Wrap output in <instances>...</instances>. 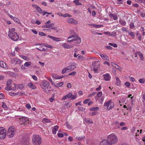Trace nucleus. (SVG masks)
I'll list each match as a JSON object with an SVG mask.
<instances>
[{"label": "nucleus", "instance_id": "e2e57ef3", "mask_svg": "<svg viewBox=\"0 0 145 145\" xmlns=\"http://www.w3.org/2000/svg\"><path fill=\"white\" fill-rule=\"evenodd\" d=\"M47 79L53 85H54L55 83L53 82L51 78H49Z\"/></svg>", "mask_w": 145, "mask_h": 145}, {"label": "nucleus", "instance_id": "4be33fe9", "mask_svg": "<svg viewBox=\"0 0 145 145\" xmlns=\"http://www.w3.org/2000/svg\"><path fill=\"white\" fill-rule=\"evenodd\" d=\"M84 120L88 124L92 123H93V121L91 119L89 118H85Z\"/></svg>", "mask_w": 145, "mask_h": 145}, {"label": "nucleus", "instance_id": "aec40b11", "mask_svg": "<svg viewBox=\"0 0 145 145\" xmlns=\"http://www.w3.org/2000/svg\"><path fill=\"white\" fill-rule=\"evenodd\" d=\"M102 92L101 91H99L98 92L96 96L95 97V98L96 100H97L98 99L97 97L99 98L102 95Z\"/></svg>", "mask_w": 145, "mask_h": 145}, {"label": "nucleus", "instance_id": "2f4dec72", "mask_svg": "<svg viewBox=\"0 0 145 145\" xmlns=\"http://www.w3.org/2000/svg\"><path fill=\"white\" fill-rule=\"evenodd\" d=\"M31 64V62H26L24 64V65L27 67H29Z\"/></svg>", "mask_w": 145, "mask_h": 145}, {"label": "nucleus", "instance_id": "dca6fc26", "mask_svg": "<svg viewBox=\"0 0 145 145\" xmlns=\"http://www.w3.org/2000/svg\"><path fill=\"white\" fill-rule=\"evenodd\" d=\"M28 86L32 89H35L36 88V86L31 82H29L28 84Z\"/></svg>", "mask_w": 145, "mask_h": 145}, {"label": "nucleus", "instance_id": "6e6d98bb", "mask_svg": "<svg viewBox=\"0 0 145 145\" xmlns=\"http://www.w3.org/2000/svg\"><path fill=\"white\" fill-rule=\"evenodd\" d=\"M63 84V82H60L58 83L57 84V85L58 86L61 87L62 86Z\"/></svg>", "mask_w": 145, "mask_h": 145}, {"label": "nucleus", "instance_id": "7ed1b4c3", "mask_svg": "<svg viewBox=\"0 0 145 145\" xmlns=\"http://www.w3.org/2000/svg\"><path fill=\"white\" fill-rule=\"evenodd\" d=\"M106 140L112 145L117 143L118 138L116 135L113 133L108 136Z\"/></svg>", "mask_w": 145, "mask_h": 145}, {"label": "nucleus", "instance_id": "f03ea898", "mask_svg": "<svg viewBox=\"0 0 145 145\" xmlns=\"http://www.w3.org/2000/svg\"><path fill=\"white\" fill-rule=\"evenodd\" d=\"M68 40L67 42H72L73 41H75V42L76 44L77 45L79 44H80L81 42V38L79 37L76 35H74L70 36L67 38Z\"/></svg>", "mask_w": 145, "mask_h": 145}, {"label": "nucleus", "instance_id": "e433bc0d", "mask_svg": "<svg viewBox=\"0 0 145 145\" xmlns=\"http://www.w3.org/2000/svg\"><path fill=\"white\" fill-rule=\"evenodd\" d=\"M24 87V86L23 84H17V88L18 89V88L20 89H23Z\"/></svg>", "mask_w": 145, "mask_h": 145}, {"label": "nucleus", "instance_id": "f8f14e48", "mask_svg": "<svg viewBox=\"0 0 145 145\" xmlns=\"http://www.w3.org/2000/svg\"><path fill=\"white\" fill-rule=\"evenodd\" d=\"M105 80L106 81H109L111 78V76L109 73H107L103 75Z\"/></svg>", "mask_w": 145, "mask_h": 145}, {"label": "nucleus", "instance_id": "de8ad7c7", "mask_svg": "<svg viewBox=\"0 0 145 145\" xmlns=\"http://www.w3.org/2000/svg\"><path fill=\"white\" fill-rule=\"evenodd\" d=\"M19 92H18L17 93H14L12 92H11L9 93V95L11 96H13V95H19Z\"/></svg>", "mask_w": 145, "mask_h": 145}, {"label": "nucleus", "instance_id": "49530a36", "mask_svg": "<svg viewBox=\"0 0 145 145\" xmlns=\"http://www.w3.org/2000/svg\"><path fill=\"white\" fill-rule=\"evenodd\" d=\"M78 95L77 93H76L74 95H73L71 97V99H75L77 97Z\"/></svg>", "mask_w": 145, "mask_h": 145}, {"label": "nucleus", "instance_id": "864d4df0", "mask_svg": "<svg viewBox=\"0 0 145 145\" xmlns=\"http://www.w3.org/2000/svg\"><path fill=\"white\" fill-rule=\"evenodd\" d=\"M104 100V97H101L99 99V102L101 103H102Z\"/></svg>", "mask_w": 145, "mask_h": 145}, {"label": "nucleus", "instance_id": "cd10ccee", "mask_svg": "<svg viewBox=\"0 0 145 145\" xmlns=\"http://www.w3.org/2000/svg\"><path fill=\"white\" fill-rule=\"evenodd\" d=\"M2 103V107L4 108V110H6L8 108L7 106L6 103L4 102H3Z\"/></svg>", "mask_w": 145, "mask_h": 145}, {"label": "nucleus", "instance_id": "052dcab7", "mask_svg": "<svg viewBox=\"0 0 145 145\" xmlns=\"http://www.w3.org/2000/svg\"><path fill=\"white\" fill-rule=\"evenodd\" d=\"M104 34H105L109 36H112V34L111 33L109 32H104Z\"/></svg>", "mask_w": 145, "mask_h": 145}, {"label": "nucleus", "instance_id": "338daca9", "mask_svg": "<svg viewBox=\"0 0 145 145\" xmlns=\"http://www.w3.org/2000/svg\"><path fill=\"white\" fill-rule=\"evenodd\" d=\"M32 6L33 7L35 8L36 9V10H37L39 7L38 6L33 4H32Z\"/></svg>", "mask_w": 145, "mask_h": 145}, {"label": "nucleus", "instance_id": "a878e982", "mask_svg": "<svg viewBox=\"0 0 145 145\" xmlns=\"http://www.w3.org/2000/svg\"><path fill=\"white\" fill-rule=\"evenodd\" d=\"M119 22L120 24L124 26L126 25V22L124 20H120L119 21Z\"/></svg>", "mask_w": 145, "mask_h": 145}, {"label": "nucleus", "instance_id": "774afa93", "mask_svg": "<svg viewBox=\"0 0 145 145\" xmlns=\"http://www.w3.org/2000/svg\"><path fill=\"white\" fill-rule=\"evenodd\" d=\"M135 130V127H132V129H131V131L132 133H134Z\"/></svg>", "mask_w": 145, "mask_h": 145}, {"label": "nucleus", "instance_id": "a19ab883", "mask_svg": "<svg viewBox=\"0 0 145 145\" xmlns=\"http://www.w3.org/2000/svg\"><path fill=\"white\" fill-rule=\"evenodd\" d=\"M15 31V29L14 28H12L11 29H10L8 32V33L10 32L11 33H14V31Z\"/></svg>", "mask_w": 145, "mask_h": 145}, {"label": "nucleus", "instance_id": "4c0bfd02", "mask_svg": "<svg viewBox=\"0 0 145 145\" xmlns=\"http://www.w3.org/2000/svg\"><path fill=\"white\" fill-rule=\"evenodd\" d=\"M66 126L67 128L69 129H71L72 128V126L67 122L66 123Z\"/></svg>", "mask_w": 145, "mask_h": 145}, {"label": "nucleus", "instance_id": "412c9836", "mask_svg": "<svg viewBox=\"0 0 145 145\" xmlns=\"http://www.w3.org/2000/svg\"><path fill=\"white\" fill-rule=\"evenodd\" d=\"M58 127L57 125H56L54 126L52 129V132L54 134H56V131L58 130Z\"/></svg>", "mask_w": 145, "mask_h": 145}, {"label": "nucleus", "instance_id": "f704fd0d", "mask_svg": "<svg viewBox=\"0 0 145 145\" xmlns=\"http://www.w3.org/2000/svg\"><path fill=\"white\" fill-rule=\"evenodd\" d=\"M9 17L14 21H16V22H18V20L16 17H14L12 16L10 14L9 15Z\"/></svg>", "mask_w": 145, "mask_h": 145}, {"label": "nucleus", "instance_id": "a18cd8bd", "mask_svg": "<svg viewBox=\"0 0 145 145\" xmlns=\"http://www.w3.org/2000/svg\"><path fill=\"white\" fill-rule=\"evenodd\" d=\"M12 80H8L7 82V86H9L11 84Z\"/></svg>", "mask_w": 145, "mask_h": 145}, {"label": "nucleus", "instance_id": "5fc2aeb1", "mask_svg": "<svg viewBox=\"0 0 145 145\" xmlns=\"http://www.w3.org/2000/svg\"><path fill=\"white\" fill-rule=\"evenodd\" d=\"M53 40L54 41H57V42L59 41H61V39L59 38L54 37Z\"/></svg>", "mask_w": 145, "mask_h": 145}, {"label": "nucleus", "instance_id": "9b49d317", "mask_svg": "<svg viewBox=\"0 0 145 145\" xmlns=\"http://www.w3.org/2000/svg\"><path fill=\"white\" fill-rule=\"evenodd\" d=\"M67 21L69 23L73 24H77V22L72 18H68L67 20Z\"/></svg>", "mask_w": 145, "mask_h": 145}, {"label": "nucleus", "instance_id": "c9c22d12", "mask_svg": "<svg viewBox=\"0 0 145 145\" xmlns=\"http://www.w3.org/2000/svg\"><path fill=\"white\" fill-rule=\"evenodd\" d=\"M40 14H42L43 13L42 10L39 7L36 10Z\"/></svg>", "mask_w": 145, "mask_h": 145}, {"label": "nucleus", "instance_id": "f3484780", "mask_svg": "<svg viewBox=\"0 0 145 145\" xmlns=\"http://www.w3.org/2000/svg\"><path fill=\"white\" fill-rule=\"evenodd\" d=\"M10 87L11 90H15L17 88V84L14 83L12 84Z\"/></svg>", "mask_w": 145, "mask_h": 145}, {"label": "nucleus", "instance_id": "0e129e2a", "mask_svg": "<svg viewBox=\"0 0 145 145\" xmlns=\"http://www.w3.org/2000/svg\"><path fill=\"white\" fill-rule=\"evenodd\" d=\"M32 77L34 80L36 81L37 80V78L35 75L32 76Z\"/></svg>", "mask_w": 145, "mask_h": 145}, {"label": "nucleus", "instance_id": "37998d69", "mask_svg": "<svg viewBox=\"0 0 145 145\" xmlns=\"http://www.w3.org/2000/svg\"><path fill=\"white\" fill-rule=\"evenodd\" d=\"M43 45L46 47L47 48H53V47L50 45H48L47 44H43Z\"/></svg>", "mask_w": 145, "mask_h": 145}, {"label": "nucleus", "instance_id": "b1692460", "mask_svg": "<svg viewBox=\"0 0 145 145\" xmlns=\"http://www.w3.org/2000/svg\"><path fill=\"white\" fill-rule=\"evenodd\" d=\"M137 54L140 56V59L141 60H143L144 59L143 56V55L142 53L139 52L137 53Z\"/></svg>", "mask_w": 145, "mask_h": 145}, {"label": "nucleus", "instance_id": "ea45409f", "mask_svg": "<svg viewBox=\"0 0 145 145\" xmlns=\"http://www.w3.org/2000/svg\"><path fill=\"white\" fill-rule=\"evenodd\" d=\"M96 92H93L92 93L90 94L88 96V97L89 98L93 96H94L95 95L96 93Z\"/></svg>", "mask_w": 145, "mask_h": 145}, {"label": "nucleus", "instance_id": "20e7f679", "mask_svg": "<svg viewBox=\"0 0 145 145\" xmlns=\"http://www.w3.org/2000/svg\"><path fill=\"white\" fill-rule=\"evenodd\" d=\"M32 142L35 145H40L42 142V140L41 137L39 135H33Z\"/></svg>", "mask_w": 145, "mask_h": 145}, {"label": "nucleus", "instance_id": "79ce46f5", "mask_svg": "<svg viewBox=\"0 0 145 145\" xmlns=\"http://www.w3.org/2000/svg\"><path fill=\"white\" fill-rule=\"evenodd\" d=\"M76 73L75 71H73L72 72L69 74V75L74 76L75 75Z\"/></svg>", "mask_w": 145, "mask_h": 145}, {"label": "nucleus", "instance_id": "393cba45", "mask_svg": "<svg viewBox=\"0 0 145 145\" xmlns=\"http://www.w3.org/2000/svg\"><path fill=\"white\" fill-rule=\"evenodd\" d=\"M70 71H72L76 68V67L74 65H71L69 66Z\"/></svg>", "mask_w": 145, "mask_h": 145}, {"label": "nucleus", "instance_id": "09e8293b", "mask_svg": "<svg viewBox=\"0 0 145 145\" xmlns=\"http://www.w3.org/2000/svg\"><path fill=\"white\" fill-rule=\"evenodd\" d=\"M36 48L39 51H46L47 50V48H42V49H39V48Z\"/></svg>", "mask_w": 145, "mask_h": 145}, {"label": "nucleus", "instance_id": "f257e3e1", "mask_svg": "<svg viewBox=\"0 0 145 145\" xmlns=\"http://www.w3.org/2000/svg\"><path fill=\"white\" fill-rule=\"evenodd\" d=\"M40 86L42 89L43 91L45 92H47V91L50 93L51 90H49L48 91V89H50L51 88V86H50V84L49 82L47 80H43L41 82Z\"/></svg>", "mask_w": 145, "mask_h": 145}, {"label": "nucleus", "instance_id": "423d86ee", "mask_svg": "<svg viewBox=\"0 0 145 145\" xmlns=\"http://www.w3.org/2000/svg\"><path fill=\"white\" fill-rule=\"evenodd\" d=\"M6 136V130L3 127H0V138L4 139Z\"/></svg>", "mask_w": 145, "mask_h": 145}, {"label": "nucleus", "instance_id": "6ab92c4d", "mask_svg": "<svg viewBox=\"0 0 145 145\" xmlns=\"http://www.w3.org/2000/svg\"><path fill=\"white\" fill-rule=\"evenodd\" d=\"M62 46L64 48L67 49L71 48L72 47L71 45H69L67 43H64L62 44Z\"/></svg>", "mask_w": 145, "mask_h": 145}, {"label": "nucleus", "instance_id": "4d7b16f0", "mask_svg": "<svg viewBox=\"0 0 145 145\" xmlns=\"http://www.w3.org/2000/svg\"><path fill=\"white\" fill-rule=\"evenodd\" d=\"M116 69L119 70V71H121V67L117 65H116V67H115Z\"/></svg>", "mask_w": 145, "mask_h": 145}, {"label": "nucleus", "instance_id": "2eb2a0df", "mask_svg": "<svg viewBox=\"0 0 145 145\" xmlns=\"http://www.w3.org/2000/svg\"><path fill=\"white\" fill-rule=\"evenodd\" d=\"M70 71H71L69 69V66H68L62 70L61 72L62 74H64L67 72H68Z\"/></svg>", "mask_w": 145, "mask_h": 145}, {"label": "nucleus", "instance_id": "8fccbe9b", "mask_svg": "<svg viewBox=\"0 0 145 145\" xmlns=\"http://www.w3.org/2000/svg\"><path fill=\"white\" fill-rule=\"evenodd\" d=\"M53 77L55 78L56 79H59V76H58L55 74H54L52 75Z\"/></svg>", "mask_w": 145, "mask_h": 145}, {"label": "nucleus", "instance_id": "58836bf2", "mask_svg": "<svg viewBox=\"0 0 145 145\" xmlns=\"http://www.w3.org/2000/svg\"><path fill=\"white\" fill-rule=\"evenodd\" d=\"M85 137L83 136L82 137H78L77 136L76 137V138L78 140H82L84 139Z\"/></svg>", "mask_w": 145, "mask_h": 145}, {"label": "nucleus", "instance_id": "69168bd1", "mask_svg": "<svg viewBox=\"0 0 145 145\" xmlns=\"http://www.w3.org/2000/svg\"><path fill=\"white\" fill-rule=\"evenodd\" d=\"M121 30L123 31H125L126 32H128V31L126 29V28H125L124 27H123L121 29Z\"/></svg>", "mask_w": 145, "mask_h": 145}, {"label": "nucleus", "instance_id": "1a4fd4ad", "mask_svg": "<svg viewBox=\"0 0 145 145\" xmlns=\"http://www.w3.org/2000/svg\"><path fill=\"white\" fill-rule=\"evenodd\" d=\"M20 122L21 123V124L24 125L27 124L28 123L29 120L28 118L26 117L22 116L19 118Z\"/></svg>", "mask_w": 145, "mask_h": 145}, {"label": "nucleus", "instance_id": "c85d7f7f", "mask_svg": "<svg viewBox=\"0 0 145 145\" xmlns=\"http://www.w3.org/2000/svg\"><path fill=\"white\" fill-rule=\"evenodd\" d=\"M116 84L118 85H119L120 84V81L119 78L118 77H116Z\"/></svg>", "mask_w": 145, "mask_h": 145}, {"label": "nucleus", "instance_id": "72a5a7b5", "mask_svg": "<svg viewBox=\"0 0 145 145\" xmlns=\"http://www.w3.org/2000/svg\"><path fill=\"white\" fill-rule=\"evenodd\" d=\"M73 2L75 3V5H82L79 2V0H75L73 1Z\"/></svg>", "mask_w": 145, "mask_h": 145}, {"label": "nucleus", "instance_id": "0eeeda50", "mask_svg": "<svg viewBox=\"0 0 145 145\" xmlns=\"http://www.w3.org/2000/svg\"><path fill=\"white\" fill-rule=\"evenodd\" d=\"M15 129L13 127H10L8 129L7 135L10 138H11L15 134Z\"/></svg>", "mask_w": 145, "mask_h": 145}, {"label": "nucleus", "instance_id": "ddd939ff", "mask_svg": "<svg viewBox=\"0 0 145 145\" xmlns=\"http://www.w3.org/2000/svg\"><path fill=\"white\" fill-rule=\"evenodd\" d=\"M99 145H112L106 140H103L100 143Z\"/></svg>", "mask_w": 145, "mask_h": 145}, {"label": "nucleus", "instance_id": "bb28decb", "mask_svg": "<svg viewBox=\"0 0 145 145\" xmlns=\"http://www.w3.org/2000/svg\"><path fill=\"white\" fill-rule=\"evenodd\" d=\"M89 25L90 26H92L96 28H99L100 27V25H97L94 24H89Z\"/></svg>", "mask_w": 145, "mask_h": 145}, {"label": "nucleus", "instance_id": "5701e85b", "mask_svg": "<svg viewBox=\"0 0 145 145\" xmlns=\"http://www.w3.org/2000/svg\"><path fill=\"white\" fill-rule=\"evenodd\" d=\"M1 63L0 67L4 68L7 69V66L6 63L3 61H1Z\"/></svg>", "mask_w": 145, "mask_h": 145}, {"label": "nucleus", "instance_id": "bf43d9fd", "mask_svg": "<svg viewBox=\"0 0 145 145\" xmlns=\"http://www.w3.org/2000/svg\"><path fill=\"white\" fill-rule=\"evenodd\" d=\"M68 98H69L71 97V98L72 96L73 95L71 93H69V94L67 95Z\"/></svg>", "mask_w": 145, "mask_h": 145}, {"label": "nucleus", "instance_id": "7c9ffc66", "mask_svg": "<svg viewBox=\"0 0 145 145\" xmlns=\"http://www.w3.org/2000/svg\"><path fill=\"white\" fill-rule=\"evenodd\" d=\"M42 122L44 123H48L50 122V121L47 118H44L42 120Z\"/></svg>", "mask_w": 145, "mask_h": 145}, {"label": "nucleus", "instance_id": "c03bdc74", "mask_svg": "<svg viewBox=\"0 0 145 145\" xmlns=\"http://www.w3.org/2000/svg\"><path fill=\"white\" fill-rule=\"evenodd\" d=\"M138 81L140 83L144 84L145 82V80L144 79H140Z\"/></svg>", "mask_w": 145, "mask_h": 145}, {"label": "nucleus", "instance_id": "9d476101", "mask_svg": "<svg viewBox=\"0 0 145 145\" xmlns=\"http://www.w3.org/2000/svg\"><path fill=\"white\" fill-rule=\"evenodd\" d=\"M11 63L12 64H20L21 63V61L17 58H13L11 60Z\"/></svg>", "mask_w": 145, "mask_h": 145}, {"label": "nucleus", "instance_id": "603ef678", "mask_svg": "<svg viewBox=\"0 0 145 145\" xmlns=\"http://www.w3.org/2000/svg\"><path fill=\"white\" fill-rule=\"evenodd\" d=\"M109 45L112 46L116 48L117 47V45L116 44H113L112 43H109Z\"/></svg>", "mask_w": 145, "mask_h": 145}, {"label": "nucleus", "instance_id": "39448f33", "mask_svg": "<svg viewBox=\"0 0 145 145\" xmlns=\"http://www.w3.org/2000/svg\"><path fill=\"white\" fill-rule=\"evenodd\" d=\"M8 37L12 40L14 41H16L18 40L19 36L16 33H11L9 32L8 34Z\"/></svg>", "mask_w": 145, "mask_h": 145}, {"label": "nucleus", "instance_id": "6e6552de", "mask_svg": "<svg viewBox=\"0 0 145 145\" xmlns=\"http://www.w3.org/2000/svg\"><path fill=\"white\" fill-rule=\"evenodd\" d=\"M104 106H106L108 109L110 110L113 108L114 105V103L112 102V101L110 100L105 103Z\"/></svg>", "mask_w": 145, "mask_h": 145}, {"label": "nucleus", "instance_id": "4468645a", "mask_svg": "<svg viewBox=\"0 0 145 145\" xmlns=\"http://www.w3.org/2000/svg\"><path fill=\"white\" fill-rule=\"evenodd\" d=\"M100 56L104 60H109V58L106 55L103 54H99Z\"/></svg>", "mask_w": 145, "mask_h": 145}, {"label": "nucleus", "instance_id": "13d9d810", "mask_svg": "<svg viewBox=\"0 0 145 145\" xmlns=\"http://www.w3.org/2000/svg\"><path fill=\"white\" fill-rule=\"evenodd\" d=\"M130 29H133L134 27V25L133 23H131L130 24Z\"/></svg>", "mask_w": 145, "mask_h": 145}, {"label": "nucleus", "instance_id": "473e14b6", "mask_svg": "<svg viewBox=\"0 0 145 145\" xmlns=\"http://www.w3.org/2000/svg\"><path fill=\"white\" fill-rule=\"evenodd\" d=\"M128 34L130 35L132 38H134L135 37V35L134 33L132 31H128Z\"/></svg>", "mask_w": 145, "mask_h": 145}, {"label": "nucleus", "instance_id": "3c124183", "mask_svg": "<svg viewBox=\"0 0 145 145\" xmlns=\"http://www.w3.org/2000/svg\"><path fill=\"white\" fill-rule=\"evenodd\" d=\"M63 17H72V16L69 14L66 13L65 14H64L63 15Z\"/></svg>", "mask_w": 145, "mask_h": 145}, {"label": "nucleus", "instance_id": "c756f323", "mask_svg": "<svg viewBox=\"0 0 145 145\" xmlns=\"http://www.w3.org/2000/svg\"><path fill=\"white\" fill-rule=\"evenodd\" d=\"M99 109V108L97 107H93L90 108L89 110L90 111H97Z\"/></svg>", "mask_w": 145, "mask_h": 145}, {"label": "nucleus", "instance_id": "a211bd4d", "mask_svg": "<svg viewBox=\"0 0 145 145\" xmlns=\"http://www.w3.org/2000/svg\"><path fill=\"white\" fill-rule=\"evenodd\" d=\"M54 25V23H52L49 24H46L42 26V28H51L52 26H53Z\"/></svg>", "mask_w": 145, "mask_h": 145}, {"label": "nucleus", "instance_id": "680f3d73", "mask_svg": "<svg viewBox=\"0 0 145 145\" xmlns=\"http://www.w3.org/2000/svg\"><path fill=\"white\" fill-rule=\"evenodd\" d=\"M39 35L41 36H45L46 35L42 32H40L39 33Z\"/></svg>", "mask_w": 145, "mask_h": 145}]
</instances>
